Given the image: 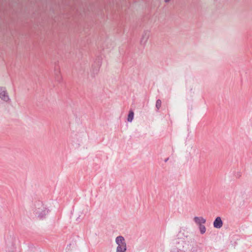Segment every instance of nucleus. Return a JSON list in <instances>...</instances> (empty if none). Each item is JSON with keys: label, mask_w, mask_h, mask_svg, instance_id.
I'll list each match as a JSON object with an SVG mask.
<instances>
[{"label": "nucleus", "mask_w": 252, "mask_h": 252, "mask_svg": "<svg viewBox=\"0 0 252 252\" xmlns=\"http://www.w3.org/2000/svg\"><path fill=\"white\" fill-rule=\"evenodd\" d=\"M35 215L39 219H42L48 214L49 210L40 202H38L35 205L34 210Z\"/></svg>", "instance_id": "obj_1"}, {"label": "nucleus", "mask_w": 252, "mask_h": 252, "mask_svg": "<svg viewBox=\"0 0 252 252\" xmlns=\"http://www.w3.org/2000/svg\"><path fill=\"white\" fill-rule=\"evenodd\" d=\"M7 246L6 251L7 252H18L15 246L14 239L10 237L9 239L6 240Z\"/></svg>", "instance_id": "obj_2"}, {"label": "nucleus", "mask_w": 252, "mask_h": 252, "mask_svg": "<svg viewBox=\"0 0 252 252\" xmlns=\"http://www.w3.org/2000/svg\"><path fill=\"white\" fill-rule=\"evenodd\" d=\"M150 30H144L142 34L141 37L140 39V44L142 46H145L150 35Z\"/></svg>", "instance_id": "obj_3"}, {"label": "nucleus", "mask_w": 252, "mask_h": 252, "mask_svg": "<svg viewBox=\"0 0 252 252\" xmlns=\"http://www.w3.org/2000/svg\"><path fill=\"white\" fill-rule=\"evenodd\" d=\"M0 98L1 100L6 102L10 101L8 93L6 89L4 87H0Z\"/></svg>", "instance_id": "obj_4"}, {"label": "nucleus", "mask_w": 252, "mask_h": 252, "mask_svg": "<svg viewBox=\"0 0 252 252\" xmlns=\"http://www.w3.org/2000/svg\"><path fill=\"white\" fill-rule=\"evenodd\" d=\"M184 243V242L183 241L178 242L176 245L172 248L171 252H185V251L183 250Z\"/></svg>", "instance_id": "obj_5"}, {"label": "nucleus", "mask_w": 252, "mask_h": 252, "mask_svg": "<svg viewBox=\"0 0 252 252\" xmlns=\"http://www.w3.org/2000/svg\"><path fill=\"white\" fill-rule=\"evenodd\" d=\"M223 225V222L221 219V218L218 217L213 222V226L216 228H220Z\"/></svg>", "instance_id": "obj_6"}, {"label": "nucleus", "mask_w": 252, "mask_h": 252, "mask_svg": "<svg viewBox=\"0 0 252 252\" xmlns=\"http://www.w3.org/2000/svg\"><path fill=\"white\" fill-rule=\"evenodd\" d=\"M193 220L194 222L199 226L200 225H203L202 224H204L206 222V220L201 217H195L193 219Z\"/></svg>", "instance_id": "obj_7"}, {"label": "nucleus", "mask_w": 252, "mask_h": 252, "mask_svg": "<svg viewBox=\"0 0 252 252\" xmlns=\"http://www.w3.org/2000/svg\"><path fill=\"white\" fill-rule=\"evenodd\" d=\"M115 241L117 245L126 244L125 238L122 236L117 237Z\"/></svg>", "instance_id": "obj_8"}, {"label": "nucleus", "mask_w": 252, "mask_h": 252, "mask_svg": "<svg viewBox=\"0 0 252 252\" xmlns=\"http://www.w3.org/2000/svg\"><path fill=\"white\" fill-rule=\"evenodd\" d=\"M126 244L118 245L116 252H126Z\"/></svg>", "instance_id": "obj_9"}, {"label": "nucleus", "mask_w": 252, "mask_h": 252, "mask_svg": "<svg viewBox=\"0 0 252 252\" xmlns=\"http://www.w3.org/2000/svg\"><path fill=\"white\" fill-rule=\"evenodd\" d=\"M134 118V112L133 111L130 110L129 112L128 117H127V121L129 122H131Z\"/></svg>", "instance_id": "obj_10"}, {"label": "nucleus", "mask_w": 252, "mask_h": 252, "mask_svg": "<svg viewBox=\"0 0 252 252\" xmlns=\"http://www.w3.org/2000/svg\"><path fill=\"white\" fill-rule=\"evenodd\" d=\"M101 64V62L100 61V59L99 58H98L97 59V62H96V68L95 69V70H94V72H95V73H97L99 70V67L100 66Z\"/></svg>", "instance_id": "obj_11"}, {"label": "nucleus", "mask_w": 252, "mask_h": 252, "mask_svg": "<svg viewBox=\"0 0 252 252\" xmlns=\"http://www.w3.org/2000/svg\"><path fill=\"white\" fill-rule=\"evenodd\" d=\"M55 79L57 81H60L61 80V75L60 74V71L58 70H55Z\"/></svg>", "instance_id": "obj_12"}, {"label": "nucleus", "mask_w": 252, "mask_h": 252, "mask_svg": "<svg viewBox=\"0 0 252 252\" xmlns=\"http://www.w3.org/2000/svg\"><path fill=\"white\" fill-rule=\"evenodd\" d=\"M199 230L201 234H203L206 232V227L204 225L199 226Z\"/></svg>", "instance_id": "obj_13"}, {"label": "nucleus", "mask_w": 252, "mask_h": 252, "mask_svg": "<svg viewBox=\"0 0 252 252\" xmlns=\"http://www.w3.org/2000/svg\"><path fill=\"white\" fill-rule=\"evenodd\" d=\"M161 105V101L160 99H158L156 101V107L157 108L158 111Z\"/></svg>", "instance_id": "obj_14"}, {"label": "nucleus", "mask_w": 252, "mask_h": 252, "mask_svg": "<svg viewBox=\"0 0 252 252\" xmlns=\"http://www.w3.org/2000/svg\"><path fill=\"white\" fill-rule=\"evenodd\" d=\"M168 159H169V158H166V159L164 160V161L166 162H167V161L168 160Z\"/></svg>", "instance_id": "obj_15"}, {"label": "nucleus", "mask_w": 252, "mask_h": 252, "mask_svg": "<svg viewBox=\"0 0 252 252\" xmlns=\"http://www.w3.org/2000/svg\"><path fill=\"white\" fill-rule=\"evenodd\" d=\"M170 0H165V2H168Z\"/></svg>", "instance_id": "obj_16"}]
</instances>
